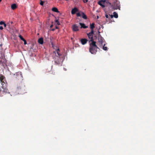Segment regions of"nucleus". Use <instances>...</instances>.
<instances>
[{
    "label": "nucleus",
    "mask_w": 155,
    "mask_h": 155,
    "mask_svg": "<svg viewBox=\"0 0 155 155\" xmlns=\"http://www.w3.org/2000/svg\"><path fill=\"white\" fill-rule=\"evenodd\" d=\"M7 84L5 78L0 75V96H2V94H4L8 92Z\"/></svg>",
    "instance_id": "obj_1"
},
{
    "label": "nucleus",
    "mask_w": 155,
    "mask_h": 155,
    "mask_svg": "<svg viewBox=\"0 0 155 155\" xmlns=\"http://www.w3.org/2000/svg\"><path fill=\"white\" fill-rule=\"evenodd\" d=\"M95 41H93L90 43L89 51L92 54H95L97 51V49L99 48L96 45Z\"/></svg>",
    "instance_id": "obj_2"
},
{
    "label": "nucleus",
    "mask_w": 155,
    "mask_h": 155,
    "mask_svg": "<svg viewBox=\"0 0 155 155\" xmlns=\"http://www.w3.org/2000/svg\"><path fill=\"white\" fill-rule=\"evenodd\" d=\"M17 90L18 93L20 94H23L26 93V88L24 84L22 83L20 84L17 87Z\"/></svg>",
    "instance_id": "obj_3"
},
{
    "label": "nucleus",
    "mask_w": 155,
    "mask_h": 155,
    "mask_svg": "<svg viewBox=\"0 0 155 155\" xmlns=\"http://www.w3.org/2000/svg\"><path fill=\"white\" fill-rule=\"evenodd\" d=\"M51 44L53 48L54 49H56V51H54L53 52V56L54 58V59H57L58 57V56L56 55V52L57 54L58 55V48H57L55 46L53 43H52Z\"/></svg>",
    "instance_id": "obj_4"
},
{
    "label": "nucleus",
    "mask_w": 155,
    "mask_h": 155,
    "mask_svg": "<svg viewBox=\"0 0 155 155\" xmlns=\"http://www.w3.org/2000/svg\"><path fill=\"white\" fill-rule=\"evenodd\" d=\"M107 3H108L109 5H111V4L110 3L108 2V1H107V0H101L98 2V4L100 5H101L103 8H104L105 7V5H104V4L105 2Z\"/></svg>",
    "instance_id": "obj_5"
},
{
    "label": "nucleus",
    "mask_w": 155,
    "mask_h": 155,
    "mask_svg": "<svg viewBox=\"0 0 155 155\" xmlns=\"http://www.w3.org/2000/svg\"><path fill=\"white\" fill-rule=\"evenodd\" d=\"M72 31L74 32H77L79 30V26L77 24H74L72 25Z\"/></svg>",
    "instance_id": "obj_6"
},
{
    "label": "nucleus",
    "mask_w": 155,
    "mask_h": 155,
    "mask_svg": "<svg viewBox=\"0 0 155 155\" xmlns=\"http://www.w3.org/2000/svg\"><path fill=\"white\" fill-rule=\"evenodd\" d=\"M112 8L114 9H120V5L118 3L116 2L114 3V5L112 6Z\"/></svg>",
    "instance_id": "obj_7"
},
{
    "label": "nucleus",
    "mask_w": 155,
    "mask_h": 155,
    "mask_svg": "<svg viewBox=\"0 0 155 155\" xmlns=\"http://www.w3.org/2000/svg\"><path fill=\"white\" fill-rule=\"evenodd\" d=\"M98 42L100 43L101 46L103 44V41L104 39L101 36H99L98 37Z\"/></svg>",
    "instance_id": "obj_8"
},
{
    "label": "nucleus",
    "mask_w": 155,
    "mask_h": 155,
    "mask_svg": "<svg viewBox=\"0 0 155 155\" xmlns=\"http://www.w3.org/2000/svg\"><path fill=\"white\" fill-rule=\"evenodd\" d=\"M87 36L88 37L89 39H90V40H89V42H90L91 41V42L93 41H94V39L93 38V35L92 34H91L89 33L88 34H87Z\"/></svg>",
    "instance_id": "obj_9"
},
{
    "label": "nucleus",
    "mask_w": 155,
    "mask_h": 155,
    "mask_svg": "<svg viewBox=\"0 0 155 155\" xmlns=\"http://www.w3.org/2000/svg\"><path fill=\"white\" fill-rule=\"evenodd\" d=\"M88 40L87 39H81V42L83 45L85 44L87 42Z\"/></svg>",
    "instance_id": "obj_10"
},
{
    "label": "nucleus",
    "mask_w": 155,
    "mask_h": 155,
    "mask_svg": "<svg viewBox=\"0 0 155 155\" xmlns=\"http://www.w3.org/2000/svg\"><path fill=\"white\" fill-rule=\"evenodd\" d=\"M78 11V9L76 8H74L71 11V14L74 15Z\"/></svg>",
    "instance_id": "obj_11"
},
{
    "label": "nucleus",
    "mask_w": 155,
    "mask_h": 155,
    "mask_svg": "<svg viewBox=\"0 0 155 155\" xmlns=\"http://www.w3.org/2000/svg\"><path fill=\"white\" fill-rule=\"evenodd\" d=\"M79 24L81 26V28H83L85 29L88 28V27L87 26H86L84 23H80Z\"/></svg>",
    "instance_id": "obj_12"
},
{
    "label": "nucleus",
    "mask_w": 155,
    "mask_h": 155,
    "mask_svg": "<svg viewBox=\"0 0 155 155\" xmlns=\"http://www.w3.org/2000/svg\"><path fill=\"white\" fill-rule=\"evenodd\" d=\"M38 42L40 44L42 45L43 43V39L42 38H39L38 40Z\"/></svg>",
    "instance_id": "obj_13"
},
{
    "label": "nucleus",
    "mask_w": 155,
    "mask_h": 155,
    "mask_svg": "<svg viewBox=\"0 0 155 155\" xmlns=\"http://www.w3.org/2000/svg\"><path fill=\"white\" fill-rule=\"evenodd\" d=\"M17 7V6L15 4H13L11 5V8L13 10L15 9Z\"/></svg>",
    "instance_id": "obj_14"
},
{
    "label": "nucleus",
    "mask_w": 155,
    "mask_h": 155,
    "mask_svg": "<svg viewBox=\"0 0 155 155\" xmlns=\"http://www.w3.org/2000/svg\"><path fill=\"white\" fill-rule=\"evenodd\" d=\"M82 17L84 19H86L87 18V16L83 12H81V15Z\"/></svg>",
    "instance_id": "obj_15"
},
{
    "label": "nucleus",
    "mask_w": 155,
    "mask_h": 155,
    "mask_svg": "<svg viewBox=\"0 0 155 155\" xmlns=\"http://www.w3.org/2000/svg\"><path fill=\"white\" fill-rule=\"evenodd\" d=\"M52 11H53L54 12H58V9L56 8H55V7L53 8H52Z\"/></svg>",
    "instance_id": "obj_16"
},
{
    "label": "nucleus",
    "mask_w": 155,
    "mask_h": 155,
    "mask_svg": "<svg viewBox=\"0 0 155 155\" xmlns=\"http://www.w3.org/2000/svg\"><path fill=\"white\" fill-rule=\"evenodd\" d=\"M114 17L115 18H117L118 17V15L117 13L115 12H114L113 13Z\"/></svg>",
    "instance_id": "obj_17"
},
{
    "label": "nucleus",
    "mask_w": 155,
    "mask_h": 155,
    "mask_svg": "<svg viewBox=\"0 0 155 155\" xmlns=\"http://www.w3.org/2000/svg\"><path fill=\"white\" fill-rule=\"evenodd\" d=\"M94 25L95 24L94 23H93L92 24H90V27L91 29H94L95 27Z\"/></svg>",
    "instance_id": "obj_18"
},
{
    "label": "nucleus",
    "mask_w": 155,
    "mask_h": 155,
    "mask_svg": "<svg viewBox=\"0 0 155 155\" xmlns=\"http://www.w3.org/2000/svg\"><path fill=\"white\" fill-rule=\"evenodd\" d=\"M105 44H104V45L103 46V49L105 51H107V48L106 46H105Z\"/></svg>",
    "instance_id": "obj_19"
},
{
    "label": "nucleus",
    "mask_w": 155,
    "mask_h": 155,
    "mask_svg": "<svg viewBox=\"0 0 155 155\" xmlns=\"http://www.w3.org/2000/svg\"><path fill=\"white\" fill-rule=\"evenodd\" d=\"M17 74L18 75V77H16L17 79H19V77H21V74H20V73L18 72V73H16L15 74L16 75Z\"/></svg>",
    "instance_id": "obj_20"
},
{
    "label": "nucleus",
    "mask_w": 155,
    "mask_h": 155,
    "mask_svg": "<svg viewBox=\"0 0 155 155\" xmlns=\"http://www.w3.org/2000/svg\"><path fill=\"white\" fill-rule=\"evenodd\" d=\"M44 2L42 1V0H40V5L41 6H43L44 5Z\"/></svg>",
    "instance_id": "obj_21"
},
{
    "label": "nucleus",
    "mask_w": 155,
    "mask_h": 155,
    "mask_svg": "<svg viewBox=\"0 0 155 155\" xmlns=\"http://www.w3.org/2000/svg\"><path fill=\"white\" fill-rule=\"evenodd\" d=\"M19 37L20 38V39L22 40H24V38H23L22 37V36L20 35H19Z\"/></svg>",
    "instance_id": "obj_22"
},
{
    "label": "nucleus",
    "mask_w": 155,
    "mask_h": 155,
    "mask_svg": "<svg viewBox=\"0 0 155 155\" xmlns=\"http://www.w3.org/2000/svg\"><path fill=\"white\" fill-rule=\"evenodd\" d=\"M89 33L93 35L94 33L93 29H91V31L90 32H89Z\"/></svg>",
    "instance_id": "obj_23"
},
{
    "label": "nucleus",
    "mask_w": 155,
    "mask_h": 155,
    "mask_svg": "<svg viewBox=\"0 0 155 155\" xmlns=\"http://www.w3.org/2000/svg\"><path fill=\"white\" fill-rule=\"evenodd\" d=\"M81 14L80 13H78L77 14V16L78 17H80L81 16Z\"/></svg>",
    "instance_id": "obj_24"
},
{
    "label": "nucleus",
    "mask_w": 155,
    "mask_h": 155,
    "mask_svg": "<svg viewBox=\"0 0 155 155\" xmlns=\"http://www.w3.org/2000/svg\"><path fill=\"white\" fill-rule=\"evenodd\" d=\"M23 41L24 42V44L25 45L27 44V43L26 41V40L25 39Z\"/></svg>",
    "instance_id": "obj_25"
},
{
    "label": "nucleus",
    "mask_w": 155,
    "mask_h": 155,
    "mask_svg": "<svg viewBox=\"0 0 155 155\" xmlns=\"http://www.w3.org/2000/svg\"><path fill=\"white\" fill-rule=\"evenodd\" d=\"M5 22L4 21H1L0 22V25H2V24H4Z\"/></svg>",
    "instance_id": "obj_26"
},
{
    "label": "nucleus",
    "mask_w": 155,
    "mask_h": 155,
    "mask_svg": "<svg viewBox=\"0 0 155 155\" xmlns=\"http://www.w3.org/2000/svg\"><path fill=\"white\" fill-rule=\"evenodd\" d=\"M83 0V2L85 3L87 2L88 1V0Z\"/></svg>",
    "instance_id": "obj_27"
},
{
    "label": "nucleus",
    "mask_w": 155,
    "mask_h": 155,
    "mask_svg": "<svg viewBox=\"0 0 155 155\" xmlns=\"http://www.w3.org/2000/svg\"><path fill=\"white\" fill-rule=\"evenodd\" d=\"M105 17L107 18H108L109 17V16H108V15L106 14L105 15Z\"/></svg>",
    "instance_id": "obj_28"
},
{
    "label": "nucleus",
    "mask_w": 155,
    "mask_h": 155,
    "mask_svg": "<svg viewBox=\"0 0 155 155\" xmlns=\"http://www.w3.org/2000/svg\"><path fill=\"white\" fill-rule=\"evenodd\" d=\"M109 16H110L111 18H112L114 17V15H109Z\"/></svg>",
    "instance_id": "obj_29"
},
{
    "label": "nucleus",
    "mask_w": 155,
    "mask_h": 155,
    "mask_svg": "<svg viewBox=\"0 0 155 155\" xmlns=\"http://www.w3.org/2000/svg\"><path fill=\"white\" fill-rule=\"evenodd\" d=\"M55 64L56 65H57L58 64V61H55Z\"/></svg>",
    "instance_id": "obj_30"
},
{
    "label": "nucleus",
    "mask_w": 155,
    "mask_h": 155,
    "mask_svg": "<svg viewBox=\"0 0 155 155\" xmlns=\"http://www.w3.org/2000/svg\"><path fill=\"white\" fill-rule=\"evenodd\" d=\"M3 29V28L2 26H0V30H2Z\"/></svg>",
    "instance_id": "obj_31"
},
{
    "label": "nucleus",
    "mask_w": 155,
    "mask_h": 155,
    "mask_svg": "<svg viewBox=\"0 0 155 155\" xmlns=\"http://www.w3.org/2000/svg\"><path fill=\"white\" fill-rule=\"evenodd\" d=\"M3 25H4V26L5 27L6 26V25L5 23H4V24H3Z\"/></svg>",
    "instance_id": "obj_32"
},
{
    "label": "nucleus",
    "mask_w": 155,
    "mask_h": 155,
    "mask_svg": "<svg viewBox=\"0 0 155 155\" xmlns=\"http://www.w3.org/2000/svg\"><path fill=\"white\" fill-rule=\"evenodd\" d=\"M56 22L57 23V24H58V20H56Z\"/></svg>",
    "instance_id": "obj_33"
},
{
    "label": "nucleus",
    "mask_w": 155,
    "mask_h": 155,
    "mask_svg": "<svg viewBox=\"0 0 155 155\" xmlns=\"http://www.w3.org/2000/svg\"><path fill=\"white\" fill-rule=\"evenodd\" d=\"M56 29H58V27L57 26H56Z\"/></svg>",
    "instance_id": "obj_34"
},
{
    "label": "nucleus",
    "mask_w": 155,
    "mask_h": 155,
    "mask_svg": "<svg viewBox=\"0 0 155 155\" xmlns=\"http://www.w3.org/2000/svg\"><path fill=\"white\" fill-rule=\"evenodd\" d=\"M53 27V25H51L50 26V28H52V27Z\"/></svg>",
    "instance_id": "obj_35"
},
{
    "label": "nucleus",
    "mask_w": 155,
    "mask_h": 155,
    "mask_svg": "<svg viewBox=\"0 0 155 155\" xmlns=\"http://www.w3.org/2000/svg\"><path fill=\"white\" fill-rule=\"evenodd\" d=\"M55 29H52V31H54V30Z\"/></svg>",
    "instance_id": "obj_36"
},
{
    "label": "nucleus",
    "mask_w": 155,
    "mask_h": 155,
    "mask_svg": "<svg viewBox=\"0 0 155 155\" xmlns=\"http://www.w3.org/2000/svg\"><path fill=\"white\" fill-rule=\"evenodd\" d=\"M58 55H59V58L60 56V54L59 53Z\"/></svg>",
    "instance_id": "obj_37"
},
{
    "label": "nucleus",
    "mask_w": 155,
    "mask_h": 155,
    "mask_svg": "<svg viewBox=\"0 0 155 155\" xmlns=\"http://www.w3.org/2000/svg\"><path fill=\"white\" fill-rule=\"evenodd\" d=\"M58 25H60V23H59V22Z\"/></svg>",
    "instance_id": "obj_38"
},
{
    "label": "nucleus",
    "mask_w": 155,
    "mask_h": 155,
    "mask_svg": "<svg viewBox=\"0 0 155 155\" xmlns=\"http://www.w3.org/2000/svg\"><path fill=\"white\" fill-rule=\"evenodd\" d=\"M2 0H0V2H1Z\"/></svg>",
    "instance_id": "obj_39"
},
{
    "label": "nucleus",
    "mask_w": 155,
    "mask_h": 155,
    "mask_svg": "<svg viewBox=\"0 0 155 155\" xmlns=\"http://www.w3.org/2000/svg\"><path fill=\"white\" fill-rule=\"evenodd\" d=\"M97 18H98V16H97Z\"/></svg>",
    "instance_id": "obj_40"
},
{
    "label": "nucleus",
    "mask_w": 155,
    "mask_h": 155,
    "mask_svg": "<svg viewBox=\"0 0 155 155\" xmlns=\"http://www.w3.org/2000/svg\"><path fill=\"white\" fill-rule=\"evenodd\" d=\"M1 62V61H0V62Z\"/></svg>",
    "instance_id": "obj_41"
}]
</instances>
